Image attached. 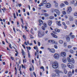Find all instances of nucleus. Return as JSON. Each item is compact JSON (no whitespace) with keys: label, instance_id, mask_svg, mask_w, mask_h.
<instances>
[{"label":"nucleus","instance_id":"nucleus-54","mask_svg":"<svg viewBox=\"0 0 77 77\" xmlns=\"http://www.w3.org/2000/svg\"><path fill=\"white\" fill-rule=\"evenodd\" d=\"M66 28H67V26H66V25H64V29H66Z\"/></svg>","mask_w":77,"mask_h":77},{"label":"nucleus","instance_id":"nucleus-27","mask_svg":"<svg viewBox=\"0 0 77 77\" xmlns=\"http://www.w3.org/2000/svg\"><path fill=\"white\" fill-rule=\"evenodd\" d=\"M49 19H50V20H53L54 19V17H53V16H50L49 17Z\"/></svg>","mask_w":77,"mask_h":77},{"label":"nucleus","instance_id":"nucleus-43","mask_svg":"<svg viewBox=\"0 0 77 77\" xmlns=\"http://www.w3.org/2000/svg\"><path fill=\"white\" fill-rule=\"evenodd\" d=\"M70 52L71 53H74V51L72 50H70Z\"/></svg>","mask_w":77,"mask_h":77},{"label":"nucleus","instance_id":"nucleus-24","mask_svg":"<svg viewBox=\"0 0 77 77\" xmlns=\"http://www.w3.org/2000/svg\"><path fill=\"white\" fill-rule=\"evenodd\" d=\"M54 30L55 31V32H60V30L58 29H55Z\"/></svg>","mask_w":77,"mask_h":77},{"label":"nucleus","instance_id":"nucleus-62","mask_svg":"<svg viewBox=\"0 0 77 77\" xmlns=\"http://www.w3.org/2000/svg\"><path fill=\"white\" fill-rule=\"evenodd\" d=\"M42 13H44V10H42Z\"/></svg>","mask_w":77,"mask_h":77},{"label":"nucleus","instance_id":"nucleus-57","mask_svg":"<svg viewBox=\"0 0 77 77\" xmlns=\"http://www.w3.org/2000/svg\"><path fill=\"white\" fill-rule=\"evenodd\" d=\"M24 44L25 45H27V42L26 41L24 43Z\"/></svg>","mask_w":77,"mask_h":77},{"label":"nucleus","instance_id":"nucleus-58","mask_svg":"<svg viewBox=\"0 0 77 77\" xmlns=\"http://www.w3.org/2000/svg\"><path fill=\"white\" fill-rule=\"evenodd\" d=\"M65 17L66 19H67L68 18V16H67V15H66L65 16Z\"/></svg>","mask_w":77,"mask_h":77},{"label":"nucleus","instance_id":"nucleus-64","mask_svg":"<svg viewBox=\"0 0 77 77\" xmlns=\"http://www.w3.org/2000/svg\"><path fill=\"white\" fill-rule=\"evenodd\" d=\"M18 5H19V6L20 7H21V4H18Z\"/></svg>","mask_w":77,"mask_h":77},{"label":"nucleus","instance_id":"nucleus-1","mask_svg":"<svg viewBox=\"0 0 77 77\" xmlns=\"http://www.w3.org/2000/svg\"><path fill=\"white\" fill-rule=\"evenodd\" d=\"M55 71L57 73H56L55 74H52L51 75V77H55V76L60 77V75H59V74H60V73H61L62 74H63V73L62 71H60L58 69H55Z\"/></svg>","mask_w":77,"mask_h":77},{"label":"nucleus","instance_id":"nucleus-40","mask_svg":"<svg viewBox=\"0 0 77 77\" xmlns=\"http://www.w3.org/2000/svg\"><path fill=\"white\" fill-rule=\"evenodd\" d=\"M42 29L43 30H45V28L44 26H42Z\"/></svg>","mask_w":77,"mask_h":77},{"label":"nucleus","instance_id":"nucleus-38","mask_svg":"<svg viewBox=\"0 0 77 77\" xmlns=\"http://www.w3.org/2000/svg\"><path fill=\"white\" fill-rule=\"evenodd\" d=\"M48 14L47 13H45L44 14V16L45 17H48Z\"/></svg>","mask_w":77,"mask_h":77},{"label":"nucleus","instance_id":"nucleus-33","mask_svg":"<svg viewBox=\"0 0 77 77\" xmlns=\"http://www.w3.org/2000/svg\"><path fill=\"white\" fill-rule=\"evenodd\" d=\"M17 27H20V23L19 22H17Z\"/></svg>","mask_w":77,"mask_h":77},{"label":"nucleus","instance_id":"nucleus-25","mask_svg":"<svg viewBox=\"0 0 77 77\" xmlns=\"http://www.w3.org/2000/svg\"><path fill=\"white\" fill-rule=\"evenodd\" d=\"M42 2L43 4H46L47 3V1L45 0H43Z\"/></svg>","mask_w":77,"mask_h":77},{"label":"nucleus","instance_id":"nucleus-9","mask_svg":"<svg viewBox=\"0 0 77 77\" xmlns=\"http://www.w3.org/2000/svg\"><path fill=\"white\" fill-rule=\"evenodd\" d=\"M49 51L50 53H55V50L54 49H51L49 50Z\"/></svg>","mask_w":77,"mask_h":77},{"label":"nucleus","instance_id":"nucleus-13","mask_svg":"<svg viewBox=\"0 0 77 77\" xmlns=\"http://www.w3.org/2000/svg\"><path fill=\"white\" fill-rule=\"evenodd\" d=\"M38 22L40 23V24H39V26H41V24H43V21L41 19L39 20Z\"/></svg>","mask_w":77,"mask_h":77},{"label":"nucleus","instance_id":"nucleus-16","mask_svg":"<svg viewBox=\"0 0 77 77\" xmlns=\"http://www.w3.org/2000/svg\"><path fill=\"white\" fill-rule=\"evenodd\" d=\"M51 44H57V42H55L53 40H51Z\"/></svg>","mask_w":77,"mask_h":77},{"label":"nucleus","instance_id":"nucleus-53","mask_svg":"<svg viewBox=\"0 0 77 77\" xmlns=\"http://www.w3.org/2000/svg\"><path fill=\"white\" fill-rule=\"evenodd\" d=\"M54 47L55 48H56V49L57 48V46L56 45H55L54 46Z\"/></svg>","mask_w":77,"mask_h":77},{"label":"nucleus","instance_id":"nucleus-45","mask_svg":"<svg viewBox=\"0 0 77 77\" xmlns=\"http://www.w3.org/2000/svg\"><path fill=\"white\" fill-rule=\"evenodd\" d=\"M43 26H44L45 27H47V24L45 23H44L43 24Z\"/></svg>","mask_w":77,"mask_h":77},{"label":"nucleus","instance_id":"nucleus-7","mask_svg":"<svg viewBox=\"0 0 77 77\" xmlns=\"http://www.w3.org/2000/svg\"><path fill=\"white\" fill-rule=\"evenodd\" d=\"M46 7L47 8H50L51 7V5L50 3H48L46 5Z\"/></svg>","mask_w":77,"mask_h":77},{"label":"nucleus","instance_id":"nucleus-56","mask_svg":"<svg viewBox=\"0 0 77 77\" xmlns=\"http://www.w3.org/2000/svg\"><path fill=\"white\" fill-rule=\"evenodd\" d=\"M38 46H40L41 45V43H40V42H38Z\"/></svg>","mask_w":77,"mask_h":77},{"label":"nucleus","instance_id":"nucleus-47","mask_svg":"<svg viewBox=\"0 0 77 77\" xmlns=\"http://www.w3.org/2000/svg\"><path fill=\"white\" fill-rule=\"evenodd\" d=\"M23 38L24 39H26V36L25 35H23Z\"/></svg>","mask_w":77,"mask_h":77},{"label":"nucleus","instance_id":"nucleus-48","mask_svg":"<svg viewBox=\"0 0 77 77\" xmlns=\"http://www.w3.org/2000/svg\"><path fill=\"white\" fill-rule=\"evenodd\" d=\"M64 3H65V4H66V5H67L68 4V2H67V1H65Z\"/></svg>","mask_w":77,"mask_h":77},{"label":"nucleus","instance_id":"nucleus-15","mask_svg":"<svg viewBox=\"0 0 77 77\" xmlns=\"http://www.w3.org/2000/svg\"><path fill=\"white\" fill-rule=\"evenodd\" d=\"M72 75V72L71 71H69L68 74V76L69 77H71Z\"/></svg>","mask_w":77,"mask_h":77},{"label":"nucleus","instance_id":"nucleus-59","mask_svg":"<svg viewBox=\"0 0 77 77\" xmlns=\"http://www.w3.org/2000/svg\"><path fill=\"white\" fill-rule=\"evenodd\" d=\"M27 14L28 15H29H29H30V13H29V12H27Z\"/></svg>","mask_w":77,"mask_h":77},{"label":"nucleus","instance_id":"nucleus-55","mask_svg":"<svg viewBox=\"0 0 77 77\" xmlns=\"http://www.w3.org/2000/svg\"><path fill=\"white\" fill-rule=\"evenodd\" d=\"M54 16L55 17H57V14H55V13L54 14Z\"/></svg>","mask_w":77,"mask_h":77},{"label":"nucleus","instance_id":"nucleus-11","mask_svg":"<svg viewBox=\"0 0 77 77\" xmlns=\"http://www.w3.org/2000/svg\"><path fill=\"white\" fill-rule=\"evenodd\" d=\"M55 12H56V14L58 15H60V13L59 10L56 9V10L55 11Z\"/></svg>","mask_w":77,"mask_h":77},{"label":"nucleus","instance_id":"nucleus-30","mask_svg":"<svg viewBox=\"0 0 77 77\" xmlns=\"http://www.w3.org/2000/svg\"><path fill=\"white\" fill-rule=\"evenodd\" d=\"M71 62L72 63H74V60L73 59H72L71 60Z\"/></svg>","mask_w":77,"mask_h":77},{"label":"nucleus","instance_id":"nucleus-37","mask_svg":"<svg viewBox=\"0 0 77 77\" xmlns=\"http://www.w3.org/2000/svg\"><path fill=\"white\" fill-rule=\"evenodd\" d=\"M41 69H42L43 71H45V70H44V66H42L40 68Z\"/></svg>","mask_w":77,"mask_h":77},{"label":"nucleus","instance_id":"nucleus-44","mask_svg":"<svg viewBox=\"0 0 77 77\" xmlns=\"http://www.w3.org/2000/svg\"><path fill=\"white\" fill-rule=\"evenodd\" d=\"M68 48H72V46L71 45H69L68 46Z\"/></svg>","mask_w":77,"mask_h":77},{"label":"nucleus","instance_id":"nucleus-10","mask_svg":"<svg viewBox=\"0 0 77 77\" xmlns=\"http://www.w3.org/2000/svg\"><path fill=\"white\" fill-rule=\"evenodd\" d=\"M51 35L53 37H54V38H57V36L56 35L53 34V33H51Z\"/></svg>","mask_w":77,"mask_h":77},{"label":"nucleus","instance_id":"nucleus-32","mask_svg":"<svg viewBox=\"0 0 77 77\" xmlns=\"http://www.w3.org/2000/svg\"><path fill=\"white\" fill-rule=\"evenodd\" d=\"M63 45L64 47H66V46L67 45L66 43V42H64L63 43Z\"/></svg>","mask_w":77,"mask_h":77},{"label":"nucleus","instance_id":"nucleus-21","mask_svg":"<svg viewBox=\"0 0 77 77\" xmlns=\"http://www.w3.org/2000/svg\"><path fill=\"white\" fill-rule=\"evenodd\" d=\"M23 18L22 17H20V20H21V21L23 24H24V22H23Z\"/></svg>","mask_w":77,"mask_h":77},{"label":"nucleus","instance_id":"nucleus-18","mask_svg":"<svg viewBox=\"0 0 77 77\" xmlns=\"http://www.w3.org/2000/svg\"><path fill=\"white\" fill-rule=\"evenodd\" d=\"M61 66L62 68H63V69L65 68L66 67V65H65V64H61Z\"/></svg>","mask_w":77,"mask_h":77},{"label":"nucleus","instance_id":"nucleus-5","mask_svg":"<svg viewBox=\"0 0 77 77\" xmlns=\"http://www.w3.org/2000/svg\"><path fill=\"white\" fill-rule=\"evenodd\" d=\"M54 57L56 59H59V55L57 54H54Z\"/></svg>","mask_w":77,"mask_h":77},{"label":"nucleus","instance_id":"nucleus-14","mask_svg":"<svg viewBox=\"0 0 77 77\" xmlns=\"http://www.w3.org/2000/svg\"><path fill=\"white\" fill-rule=\"evenodd\" d=\"M66 39L67 40V41H69L70 38H69V36L68 35H66Z\"/></svg>","mask_w":77,"mask_h":77},{"label":"nucleus","instance_id":"nucleus-2","mask_svg":"<svg viewBox=\"0 0 77 77\" xmlns=\"http://www.w3.org/2000/svg\"><path fill=\"white\" fill-rule=\"evenodd\" d=\"M52 66L54 69H56L58 68V63H57V61H56L53 63Z\"/></svg>","mask_w":77,"mask_h":77},{"label":"nucleus","instance_id":"nucleus-23","mask_svg":"<svg viewBox=\"0 0 77 77\" xmlns=\"http://www.w3.org/2000/svg\"><path fill=\"white\" fill-rule=\"evenodd\" d=\"M60 23V21H58L57 22V24L58 26H61V24Z\"/></svg>","mask_w":77,"mask_h":77},{"label":"nucleus","instance_id":"nucleus-39","mask_svg":"<svg viewBox=\"0 0 77 77\" xmlns=\"http://www.w3.org/2000/svg\"><path fill=\"white\" fill-rule=\"evenodd\" d=\"M62 14L63 15H65L66 14V12L65 11H63L62 12Z\"/></svg>","mask_w":77,"mask_h":77},{"label":"nucleus","instance_id":"nucleus-19","mask_svg":"<svg viewBox=\"0 0 77 77\" xmlns=\"http://www.w3.org/2000/svg\"><path fill=\"white\" fill-rule=\"evenodd\" d=\"M54 3H55V7H57L58 6V3L56 2L55 1H54Z\"/></svg>","mask_w":77,"mask_h":77},{"label":"nucleus","instance_id":"nucleus-34","mask_svg":"<svg viewBox=\"0 0 77 77\" xmlns=\"http://www.w3.org/2000/svg\"><path fill=\"white\" fill-rule=\"evenodd\" d=\"M22 54L23 56H24V55L25 54V53H24V52L23 50H22Z\"/></svg>","mask_w":77,"mask_h":77},{"label":"nucleus","instance_id":"nucleus-36","mask_svg":"<svg viewBox=\"0 0 77 77\" xmlns=\"http://www.w3.org/2000/svg\"><path fill=\"white\" fill-rule=\"evenodd\" d=\"M67 60L69 62H71V59L69 57L67 58Z\"/></svg>","mask_w":77,"mask_h":77},{"label":"nucleus","instance_id":"nucleus-20","mask_svg":"<svg viewBox=\"0 0 77 77\" xmlns=\"http://www.w3.org/2000/svg\"><path fill=\"white\" fill-rule=\"evenodd\" d=\"M59 43L60 44H62L63 43V41L62 40H60L59 41Z\"/></svg>","mask_w":77,"mask_h":77},{"label":"nucleus","instance_id":"nucleus-3","mask_svg":"<svg viewBox=\"0 0 77 77\" xmlns=\"http://www.w3.org/2000/svg\"><path fill=\"white\" fill-rule=\"evenodd\" d=\"M44 35V32H38V36L39 38H41V36Z\"/></svg>","mask_w":77,"mask_h":77},{"label":"nucleus","instance_id":"nucleus-41","mask_svg":"<svg viewBox=\"0 0 77 77\" xmlns=\"http://www.w3.org/2000/svg\"><path fill=\"white\" fill-rule=\"evenodd\" d=\"M48 43H50V44H51V40H49L48 41Z\"/></svg>","mask_w":77,"mask_h":77},{"label":"nucleus","instance_id":"nucleus-31","mask_svg":"<svg viewBox=\"0 0 77 77\" xmlns=\"http://www.w3.org/2000/svg\"><path fill=\"white\" fill-rule=\"evenodd\" d=\"M65 7V5L63 3H62L61 5V8H63V7Z\"/></svg>","mask_w":77,"mask_h":77},{"label":"nucleus","instance_id":"nucleus-35","mask_svg":"<svg viewBox=\"0 0 77 77\" xmlns=\"http://www.w3.org/2000/svg\"><path fill=\"white\" fill-rule=\"evenodd\" d=\"M64 72L65 73V74H67V70H66V69H64Z\"/></svg>","mask_w":77,"mask_h":77},{"label":"nucleus","instance_id":"nucleus-4","mask_svg":"<svg viewBox=\"0 0 77 77\" xmlns=\"http://www.w3.org/2000/svg\"><path fill=\"white\" fill-rule=\"evenodd\" d=\"M67 65L69 68H70V69H72V68H74V66H73V64H72L71 63H68L67 64Z\"/></svg>","mask_w":77,"mask_h":77},{"label":"nucleus","instance_id":"nucleus-26","mask_svg":"<svg viewBox=\"0 0 77 77\" xmlns=\"http://www.w3.org/2000/svg\"><path fill=\"white\" fill-rule=\"evenodd\" d=\"M28 57L29 58H30V57H31L30 54V52H29V51H28Z\"/></svg>","mask_w":77,"mask_h":77},{"label":"nucleus","instance_id":"nucleus-46","mask_svg":"<svg viewBox=\"0 0 77 77\" xmlns=\"http://www.w3.org/2000/svg\"><path fill=\"white\" fill-rule=\"evenodd\" d=\"M74 15L75 17L77 16V12L75 13L74 14Z\"/></svg>","mask_w":77,"mask_h":77},{"label":"nucleus","instance_id":"nucleus-61","mask_svg":"<svg viewBox=\"0 0 77 77\" xmlns=\"http://www.w3.org/2000/svg\"><path fill=\"white\" fill-rule=\"evenodd\" d=\"M72 4H74V1L72 0Z\"/></svg>","mask_w":77,"mask_h":77},{"label":"nucleus","instance_id":"nucleus-12","mask_svg":"<svg viewBox=\"0 0 77 77\" xmlns=\"http://www.w3.org/2000/svg\"><path fill=\"white\" fill-rule=\"evenodd\" d=\"M52 21L51 20H49L48 21V25L49 26H51V24H52Z\"/></svg>","mask_w":77,"mask_h":77},{"label":"nucleus","instance_id":"nucleus-50","mask_svg":"<svg viewBox=\"0 0 77 77\" xmlns=\"http://www.w3.org/2000/svg\"><path fill=\"white\" fill-rule=\"evenodd\" d=\"M11 46H12V45H11V44H10L9 45V47H10V48H12V47H11Z\"/></svg>","mask_w":77,"mask_h":77},{"label":"nucleus","instance_id":"nucleus-51","mask_svg":"<svg viewBox=\"0 0 77 77\" xmlns=\"http://www.w3.org/2000/svg\"><path fill=\"white\" fill-rule=\"evenodd\" d=\"M74 70L72 69V74H74Z\"/></svg>","mask_w":77,"mask_h":77},{"label":"nucleus","instance_id":"nucleus-28","mask_svg":"<svg viewBox=\"0 0 77 77\" xmlns=\"http://www.w3.org/2000/svg\"><path fill=\"white\" fill-rule=\"evenodd\" d=\"M63 61L64 63H66V59H63Z\"/></svg>","mask_w":77,"mask_h":77},{"label":"nucleus","instance_id":"nucleus-52","mask_svg":"<svg viewBox=\"0 0 77 77\" xmlns=\"http://www.w3.org/2000/svg\"><path fill=\"white\" fill-rule=\"evenodd\" d=\"M33 75H35V77H36V74H35V72H33Z\"/></svg>","mask_w":77,"mask_h":77},{"label":"nucleus","instance_id":"nucleus-6","mask_svg":"<svg viewBox=\"0 0 77 77\" xmlns=\"http://www.w3.org/2000/svg\"><path fill=\"white\" fill-rule=\"evenodd\" d=\"M72 11V8L71 7H69L67 8V11L68 14H70Z\"/></svg>","mask_w":77,"mask_h":77},{"label":"nucleus","instance_id":"nucleus-17","mask_svg":"<svg viewBox=\"0 0 77 77\" xmlns=\"http://www.w3.org/2000/svg\"><path fill=\"white\" fill-rule=\"evenodd\" d=\"M56 9H51V12L52 14H55V12H56Z\"/></svg>","mask_w":77,"mask_h":77},{"label":"nucleus","instance_id":"nucleus-63","mask_svg":"<svg viewBox=\"0 0 77 77\" xmlns=\"http://www.w3.org/2000/svg\"><path fill=\"white\" fill-rule=\"evenodd\" d=\"M41 4L42 6H44V4H43V2L42 3H41Z\"/></svg>","mask_w":77,"mask_h":77},{"label":"nucleus","instance_id":"nucleus-60","mask_svg":"<svg viewBox=\"0 0 77 77\" xmlns=\"http://www.w3.org/2000/svg\"><path fill=\"white\" fill-rule=\"evenodd\" d=\"M13 30L15 33L16 32V31H15V28H13Z\"/></svg>","mask_w":77,"mask_h":77},{"label":"nucleus","instance_id":"nucleus-29","mask_svg":"<svg viewBox=\"0 0 77 77\" xmlns=\"http://www.w3.org/2000/svg\"><path fill=\"white\" fill-rule=\"evenodd\" d=\"M29 35L30 39H33L34 38V37L32 35L30 34Z\"/></svg>","mask_w":77,"mask_h":77},{"label":"nucleus","instance_id":"nucleus-8","mask_svg":"<svg viewBox=\"0 0 77 77\" xmlns=\"http://www.w3.org/2000/svg\"><path fill=\"white\" fill-rule=\"evenodd\" d=\"M61 55L62 57H65L66 56V53L65 52H62L61 53Z\"/></svg>","mask_w":77,"mask_h":77},{"label":"nucleus","instance_id":"nucleus-42","mask_svg":"<svg viewBox=\"0 0 77 77\" xmlns=\"http://www.w3.org/2000/svg\"><path fill=\"white\" fill-rule=\"evenodd\" d=\"M23 63H24V62H25V63H26V59H25L24 60H23Z\"/></svg>","mask_w":77,"mask_h":77},{"label":"nucleus","instance_id":"nucleus-22","mask_svg":"<svg viewBox=\"0 0 77 77\" xmlns=\"http://www.w3.org/2000/svg\"><path fill=\"white\" fill-rule=\"evenodd\" d=\"M70 37L71 39H73L75 38V36H74V35H71L70 36Z\"/></svg>","mask_w":77,"mask_h":77},{"label":"nucleus","instance_id":"nucleus-49","mask_svg":"<svg viewBox=\"0 0 77 77\" xmlns=\"http://www.w3.org/2000/svg\"><path fill=\"white\" fill-rule=\"evenodd\" d=\"M22 67L23 68H24V69H25V66H24L23 65H22Z\"/></svg>","mask_w":77,"mask_h":77}]
</instances>
